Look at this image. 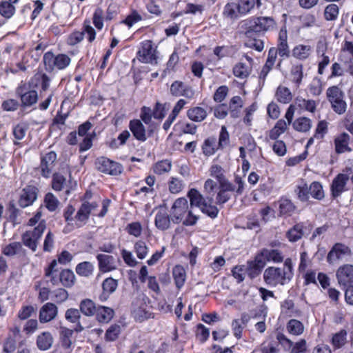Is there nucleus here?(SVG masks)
<instances>
[{"label": "nucleus", "mask_w": 353, "mask_h": 353, "mask_svg": "<svg viewBox=\"0 0 353 353\" xmlns=\"http://www.w3.org/2000/svg\"><path fill=\"white\" fill-rule=\"evenodd\" d=\"M183 181L177 177L172 176L168 181V189L172 194H178L183 189Z\"/></svg>", "instance_id": "obj_55"}, {"label": "nucleus", "mask_w": 353, "mask_h": 353, "mask_svg": "<svg viewBox=\"0 0 353 353\" xmlns=\"http://www.w3.org/2000/svg\"><path fill=\"white\" fill-rule=\"evenodd\" d=\"M309 186L304 180L301 179L298 182L295 192L301 201H307L309 199Z\"/></svg>", "instance_id": "obj_42"}, {"label": "nucleus", "mask_w": 353, "mask_h": 353, "mask_svg": "<svg viewBox=\"0 0 353 353\" xmlns=\"http://www.w3.org/2000/svg\"><path fill=\"white\" fill-rule=\"evenodd\" d=\"M287 122L283 119H279L274 127L269 132V138L272 140H276L281 134L287 130Z\"/></svg>", "instance_id": "obj_38"}, {"label": "nucleus", "mask_w": 353, "mask_h": 353, "mask_svg": "<svg viewBox=\"0 0 353 353\" xmlns=\"http://www.w3.org/2000/svg\"><path fill=\"white\" fill-rule=\"evenodd\" d=\"M75 270L79 276L89 277L93 273L94 265L89 261L81 262L77 265Z\"/></svg>", "instance_id": "obj_44"}, {"label": "nucleus", "mask_w": 353, "mask_h": 353, "mask_svg": "<svg viewBox=\"0 0 353 353\" xmlns=\"http://www.w3.org/2000/svg\"><path fill=\"white\" fill-rule=\"evenodd\" d=\"M15 12L14 6L7 1L0 2V14L5 18H10Z\"/></svg>", "instance_id": "obj_56"}, {"label": "nucleus", "mask_w": 353, "mask_h": 353, "mask_svg": "<svg viewBox=\"0 0 353 353\" xmlns=\"http://www.w3.org/2000/svg\"><path fill=\"white\" fill-rule=\"evenodd\" d=\"M138 59L145 63H157V46L150 40H145L141 43L139 51L137 52Z\"/></svg>", "instance_id": "obj_8"}, {"label": "nucleus", "mask_w": 353, "mask_h": 353, "mask_svg": "<svg viewBox=\"0 0 353 353\" xmlns=\"http://www.w3.org/2000/svg\"><path fill=\"white\" fill-rule=\"evenodd\" d=\"M276 99L282 103H288L292 99L290 89L284 86H279L276 92Z\"/></svg>", "instance_id": "obj_46"}, {"label": "nucleus", "mask_w": 353, "mask_h": 353, "mask_svg": "<svg viewBox=\"0 0 353 353\" xmlns=\"http://www.w3.org/2000/svg\"><path fill=\"white\" fill-rule=\"evenodd\" d=\"M303 77V68L302 64L294 65L291 69L292 81L299 86Z\"/></svg>", "instance_id": "obj_54"}, {"label": "nucleus", "mask_w": 353, "mask_h": 353, "mask_svg": "<svg viewBox=\"0 0 353 353\" xmlns=\"http://www.w3.org/2000/svg\"><path fill=\"white\" fill-rule=\"evenodd\" d=\"M230 144V134L225 126L223 125L219 135L218 145L220 149H223Z\"/></svg>", "instance_id": "obj_59"}, {"label": "nucleus", "mask_w": 353, "mask_h": 353, "mask_svg": "<svg viewBox=\"0 0 353 353\" xmlns=\"http://www.w3.org/2000/svg\"><path fill=\"white\" fill-rule=\"evenodd\" d=\"M129 128L135 139L142 142L146 141L147 136L145 129L139 120L130 121Z\"/></svg>", "instance_id": "obj_23"}, {"label": "nucleus", "mask_w": 353, "mask_h": 353, "mask_svg": "<svg viewBox=\"0 0 353 353\" xmlns=\"http://www.w3.org/2000/svg\"><path fill=\"white\" fill-rule=\"evenodd\" d=\"M187 116L192 121L201 122L207 117V112L204 108L196 106L188 110Z\"/></svg>", "instance_id": "obj_30"}, {"label": "nucleus", "mask_w": 353, "mask_h": 353, "mask_svg": "<svg viewBox=\"0 0 353 353\" xmlns=\"http://www.w3.org/2000/svg\"><path fill=\"white\" fill-rule=\"evenodd\" d=\"M339 13L337 5L331 3L327 5L324 10V17L327 21H334L337 19Z\"/></svg>", "instance_id": "obj_57"}, {"label": "nucleus", "mask_w": 353, "mask_h": 353, "mask_svg": "<svg viewBox=\"0 0 353 353\" xmlns=\"http://www.w3.org/2000/svg\"><path fill=\"white\" fill-rule=\"evenodd\" d=\"M57 266V261L53 260L45 270V276L50 278V281L52 285H57L59 282L58 269Z\"/></svg>", "instance_id": "obj_43"}, {"label": "nucleus", "mask_w": 353, "mask_h": 353, "mask_svg": "<svg viewBox=\"0 0 353 353\" xmlns=\"http://www.w3.org/2000/svg\"><path fill=\"white\" fill-rule=\"evenodd\" d=\"M152 169L153 172L158 175L168 173L172 169V163L168 159L161 160L157 162Z\"/></svg>", "instance_id": "obj_45"}, {"label": "nucleus", "mask_w": 353, "mask_h": 353, "mask_svg": "<svg viewBox=\"0 0 353 353\" xmlns=\"http://www.w3.org/2000/svg\"><path fill=\"white\" fill-rule=\"evenodd\" d=\"M310 92L313 96H319L323 91V85L319 78H314L308 86Z\"/></svg>", "instance_id": "obj_63"}, {"label": "nucleus", "mask_w": 353, "mask_h": 353, "mask_svg": "<svg viewBox=\"0 0 353 353\" xmlns=\"http://www.w3.org/2000/svg\"><path fill=\"white\" fill-rule=\"evenodd\" d=\"M99 204L96 201H84L75 214V220L81 224H85L90 215L98 208Z\"/></svg>", "instance_id": "obj_13"}, {"label": "nucleus", "mask_w": 353, "mask_h": 353, "mask_svg": "<svg viewBox=\"0 0 353 353\" xmlns=\"http://www.w3.org/2000/svg\"><path fill=\"white\" fill-rule=\"evenodd\" d=\"M58 314V308L52 303H46L39 310V319L40 323H46L54 320Z\"/></svg>", "instance_id": "obj_16"}, {"label": "nucleus", "mask_w": 353, "mask_h": 353, "mask_svg": "<svg viewBox=\"0 0 353 353\" xmlns=\"http://www.w3.org/2000/svg\"><path fill=\"white\" fill-rule=\"evenodd\" d=\"M294 210L293 203L288 199H281L279 201V212L282 215L290 214Z\"/></svg>", "instance_id": "obj_64"}, {"label": "nucleus", "mask_w": 353, "mask_h": 353, "mask_svg": "<svg viewBox=\"0 0 353 353\" xmlns=\"http://www.w3.org/2000/svg\"><path fill=\"white\" fill-rule=\"evenodd\" d=\"M172 275L176 288L181 289L183 286L186 279L185 269L181 265H175L172 270Z\"/></svg>", "instance_id": "obj_31"}, {"label": "nucleus", "mask_w": 353, "mask_h": 353, "mask_svg": "<svg viewBox=\"0 0 353 353\" xmlns=\"http://www.w3.org/2000/svg\"><path fill=\"white\" fill-rule=\"evenodd\" d=\"M233 73L235 77L244 79L249 75L250 71L248 67L245 64L239 63L234 67Z\"/></svg>", "instance_id": "obj_62"}, {"label": "nucleus", "mask_w": 353, "mask_h": 353, "mask_svg": "<svg viewBox=\"0 0 353 353\" xmlns=\"http://www.w3.org/2000/svg\"><path fill=\"white\" fill-rule=\"evenodd\" d=\"M170 93L174 97L183 96L188 99H192L194 94V92L190 86L180 81H175L171 84Z\"/></svg>", "instance_id": "obj_18"}, {"label": "nucleus", "mask_w": 353, "mask_h": 353, "mask_svg": "<svg viewBox=\"0 0 353 353\" xmlns=\"http://www.w3.org/2000/svg\"><path fill=\"white\" fill-rule=\"evenodd\" d=\"M294 129L301 132L309 131L312 127V121L307 117H299L292 123Z\"/></svg>", "instance_id": "obj_41"}, {"label": "nucleus", "mask_w": 353, "mask_h": 353, "mask_svg": "<svg viewBox=\"0 0 353 353\" xmlns=\"http://www.w3.org/2000/svg\"><path fill=\"white\" fill-rule=\"evenodd\" d=\"M84 32V34L87 35V39L90 43L94 41L96 38V31L90 25V21L85 19L83 23L82 31Z\"/></svg>", "instance_id": "obj_60"}, {"label": "nucleus", "mask_w": 353, "mask_h": 353, "mask_svg": "<svg viewBox=\"0 0 353 353\" xmlns=\"http://www.w3.org/2000/svg\"><path fill=\"white\" fill-rule=\"evenodd\" d=\"M280 57L287 59L290 56V49L288 44V33L285 27L282 28L279 33L278 44L276 48Z\"/></svg>", "instance_id": "obj_21"}, {"label": "nucleus", "mask_w": 353, "mask_h": 353, "mask_svg": "<svg viewBox=\"0 0 353 353\" xmlns=\"http://www.w3.org/2000/svg\"><path fill=\"white\" fill-rule=\"evenodd\" d=\"M114 314V310L112 308L99 305L97 307L94 315L99 323H107L113 318Z\"/></svg>", "instance_id": "obj_26"}, {"label": "nucleus", "mask_w": 353, "mask_h": 353, "mask_svg": "<svg viewBox=\"0 0 353 353\" xmlns=\"http://www.w3.org/2000/svg\"><path fill=\"white\" fill-rule=\"evenodd\" d=\"M24 249L21 243L12 242L4 247L3 253L8 256H12L17 254H23Z\"/></svg>", "instance_id": "obj_40"}, {"label": "nucleus", "mask_w": 353, "mask_h": 353, "mask_svg": "<svg viewBox=\"0 0 353 353\" xmlns=\"http://www.w3.org/2000/svg\"><path fill=\"white\" fill-rule=\"evenodd\" d=\"M312 52V47L308 44H299L292 50V55L296 59L305 60L307 59Z\"/></svg>", "instance_id": "obj_27"}, {"label": "nucleus", "mask_w": 353, "mask_h": 353, "mask_svg": "<svg viewBox=\"0 0 353 353\" xmlns=\"http://www.w3.org/2000/svg\"><path fill=\"white\" fill-rule=\"evenodd\" d=\"M243 103L242 99L239 96L233 97L229 104V109L230 111L231 117L235 118L239 115L241 108L243 107Z\"/></svg>", "instance_id": "obj_49"}, {"label": "nucleus", "mask_w": 353, "mask_h": 353, "mask_svg": "<svg viewBox=\"0 0 353 353\" xmlns=\"http://www.w3.org/2000/svg\"><path fill=\"white\" fill-rule=\"evenodd\" d=\"M234 183L235 184L230 182L224 178L219 182V184L221 190L225 192H236L238 195L241 194L244 190V181L241 176L236 175L235 176Z\"/></svg>", "instance_id": "obj_20"}, {"label": "nucleus", "mask_w": 353, "mask_h": 353, "mask_svg": "<svg viewBox=\"0 0 353 353\" xmlns=\"http://www.w3.org/2000/svg\"><path fill=\"white\" fill-rule=\"evenodd\" d=\"M95 303L90 299L82 300L79 304L80 311L86 316H92L95 314L97 310Z\"/></svg>", "instance_id": "obj_32"}, {"label": "nucleus", "mask_w": 353, "mask_h": 353, "mask_svg": "<svg viewBox=\"0 0 353 353\" xmlns=\"http://www.w3.org/2000/svg\"><path fill=\"white\" fill-rule=\"evenodd\" d=\"M351 254V249L349 246L342 243H336L327 253V261L329 264L334 265L344 258L350 256Z\"/></svg>", "instance_id": "obj_9"}, {"label": "nucleus", "mask_w": 353, "mask_h": 353, "mask_svg": "<svg viewBox=\"0 0 353 353\" xmlns=\"http://www.w3.org/2000/svg\"><path fill=\"white\" fill-rule=\"evenodd\" d=\"M58 279L63 286L71 287L74 283L75 276L72 270H64L60 273Z\"/></svg>", "instance_id": "obj_48"}, {"label": "nucleus", "mask_w": 353, "mask_h": 353, "mask_svg": "<svg viewBox=\"0 0 353 353\" xmlns=\"http://www.w3.org/2000/svg\"><path fill=\"white\" fill-rule=\"evenodd\" d=\"M336 279L340 285H347L353 283V265L345 264L336 271Z\"/></svg>", "instance_id": "obj_19"}, {"label": "nucleus", "mask_w": 353, "mask_h": 353, "mask_svg": "<svg viewBox=\"0 0 353 353\" xmlns=\"http://www.w3.org/2000/svg\"><path fill=\"white\" fill-rule=\"evenodd\" d=\"M310 194L312 198L321 200L324 198V191L323 190V186L321 183L318 181L312 182L309 186Z\"/></svg>", "instance_id": "obj_51"}, {"label": "nucleus", "mask_w": 353, "mask_h": 353, "mask_svg": "<svg viewBox=\"0 0 353 353\" xmlns=\"http://www.w3.org/2000/svg\"><path fill=\"white\" fill-rule=\"evenodd\" d=\"M188 197L190 199V208L193 206L200 208L202 212L208 214L211 218H216L219 213V209L216 206L212 205V196H207L204 197L195 188L190 189L188 192Z\"/></svg>", "instance_id": "obj_3"}, {"label": "nucleus", "mask_w": 353, "mask_h": 353, "mask_svg": "<svg viewBox=\"0 0 353 353\" xmlns=\"http://www.w3.org/2000/svg\"><path fill=\"white\" fill-rule=\"evenodd\" d=\"M28 129V125L24 123H18L13 127L12 134L14 137V145H20L19 141L22 140L25 137Z\"/></svg>", "instance_id": "obj_39"}, {"label": "nucleus", "mask_w": 353, "mask_h": 353, "mask_svg": "<svg viewBox=\"0 0 353 353\" xmlns=\"http://www.w3.org/2000/svg\"><path fill=\"white\" fill-rule=\"evenodd\" d=\"M350 135L347 133H343L335 139V150L337 153H343L350 151L348 147Z\"/></svg>", "instance_id": "obj_29"}, {"label": "nucleus", "mask_w": 353, "mask_h": 353, "mask_svg": "<svg viewBox=\"0 0 353 353\" xmlns=\"http://www.w3.org/2000/svg\"><path fill=\"white\" fill-rule=\"evenodd\" d=\"M239 11L240 15H245L252 10L256 5L260 6V0H239Z\"/></svg>", "instance_id": "obj_36"}, {"label": "nucleus", "mask_w": 353, "mask_h": 353, "mask_svg": "<svg viewBox=\"0 0 353 353\" xmlns=\"http://www.w3.org/2000/svg\"><path fill=\"white\" fill-rule=\"evenodd\" d=\"M134 252L140 259L145 258L148 253V248L143 241H137L134 244Z\"/></svg>", "instance_id": "obj_61"}, {"label": "nucleus", "mask_w": 353, "mask_h": 353, "mask_svg": "<svg viewBox=\"0 0 353 353\" xmlns=\"http://www.w3.org/2000/svg\"><path fill=\"white\" fill-rule=\"evenodd\" d=\"M56 161L57 154L54 151H50L41 157L39 169L42 176L49 178L52 176Z\"/></svg>", "instance_id": "obj_12"}, {"label": "nucleus", "mask_w": 353, "mask_h": 353, "mask_svg": "<svg viewBox=\"0 0 353 353\" xmlns=\"http://www.w3.org/2000/svg\"><path fill=\"white\" fill-rule=\"evenodd\" d=\"M261 255L268 261H272L275 263L281 262L283 256L278 250L264 249L261 252Z\"/></svg>", "instance_id": "obj_50"}, {"label": "nucleus", "mask_w": 353, "mask_h": 353, "mask_svg": "<svg viewBox=\"0 0 353 353\" xmlns=\"http://www.w3.org/2000/svg\"><path fill=\"white\" fill-rule=\"evenodd\" d=\"M281 313L288 317L298 316V312L294 309V303L292 300L286 299L281 303Z\"/></svg>", "instance_id": "obj_53"}, {"label": "nucleus", "mask_w": 353, "mask_h": 353, "mask_svg": "<svg viewBox=\"0 0 353 353\" xmlns=\"http://www.w3.org/2000/svg\"><path fill=\"white\" fill-rule=\"evenodd\" d=\"M326 96L335 113L341 115L346 112L347 105L345 101V94L338 86L328 88Z\"/></svg>", "instance_id": "obj_5"}, {"label": "nucleus", "mask_w": 353, "mask_h": 353, "mask_svg": "<svg viewBox=\"0 0 353 353\" xmlns=\"http://www.w3.org/2000/svg\"><path fill=\"white\" fill-rule=\"evenodd\" d=\"M118 287V281L108 277L105 279L102 283L103 292L99 296L101 301H105L109 296L114 293Z\"/></svg>", "instance_id": "obj_22"}, {"label": "nucleus", "mask_w": 353, "mask_h": 353, "mask_svg": "<svg viewBox=\"0 0 353 353\" xmlns=\"http://www.w3.org/2000/svg\"><path fill=\"white\" fill-rule=\"evenodd\" d=\"M223 15L230 19H237L240 15L238 3L233 1L227 3L223 8Z\"/></svg>", "instance_id": "obj_33"}, {"label": "nucleus", "mask_w": 353, "mask_h": 353, "mask_svg": "<svg viewBox=\"0 0 353 353\" xmlns=\"http://www.w3.org/2000/svg\"><path fill=\"white\" fill-rule=\"evenodd\" d=\"M54 343V338L50 332H43L37 337V347L41 351L49 350Z\"/></svg>", "instance_id": "obj_25"}, {"label": "nucleus", "mask_w": 353, "mask_h": 353, "mask_svg": "<svg viewBox=\"0 0 353 353\" xmlns=\"http://www.w3.org/2000/svg\"><path fill=\"white\" fill-rule=\"evenodd\" d=\"M255 34H247V29L245 31V46L248 48L254 49L258 52H261L264 48V42L260 39L254 37Z\"/></svg>", "instance_id": "obj_28"}, {"label": "nucleus", "mask_w": 353, "mask_h": 353, "mask_svg": "<svg viewBox=\"0 0 353 353\" xmlns=\"http://www.w3.org/2000/svg\"><path fill=\"white\" fill-rule=\"evenodd\" d=\"M303 224L297 223L290 228L286 233V236L290 242H296L301 239L303 232Z\"/></svg>", "instance_id": "obj_35"}, {"label": "nucleus", "mask_w": 353, "mask_h": 353, "mask_svg": "<svg viewBox=\"0 0 353 353\" xmlns=\"http://www.w3.org/2000/svg\"><path fill=\"white\" fill-rule=\"evenodd\" d=\"M219 148V145L216 143V139L214 137L205 139L202 146L203 152L205 156L214 154Z\"/></svg>", "instance_id": "obj_47"}, {"label": "nucleus", "mask_w": 353, "mask_h": 353, "mask_svg": "<svg viewBox=\"0 0 353 353\" xmlns=\"http://www.w3.org/2000/svg\"><path fill=\"white\" fill-rule=\"evenodd\" d=\"M46 229V221H41L34 229L27 230L21 236L23 245L30 248L32 252H35Z\"/></svg>", "instance_id": "obj_7"}, {"label": "nucleus", "mask_w": 353, "mask_h": 353, "mask_svg": "<svg viewBox=\"0 0 353 353\" xmlns=\"http://www.w3.org/2000/svg\"><path fill=\"white\" fill-rule=\"evenodd\" d=\"M97 259L99 263V270L101 272H109L117 268V260L112 255L99 254L97 255Z\"/></svg>", "instance_id": "obj_15"}, {"label": "nucleus", "mask_w": 353, "mask_h": 353, "mask_svg": "<svg viewBox=\"0 0 353 353\" xmlns=\"http://www.w3.org/2000/svg\"><path fill=\"white\" fill-rule=\"evenodd\" d=\"M304 329L303 324L296 319L290 320L286 325V330L288 333L294 336L301 335L304 332Z\"/></svg>", "instance_id": "obj_37"}, {"label": "nucleus", "mask_w": 353, "mask_h": 353, "mask_svg": "<svg viewBox=\"0 0 353 353\" xmlns=\"http://www.w3.org/2000/svg\"><path fill=\"white\" fill-rule=\"evenodd\" d=\"M171 219L173 223H181L185 226H192L196 224L198 218L195 216L189 205L187 199L178 198L173 203L170 211Z\"/></svg>", "instance_id": "obj_1"}, {"label": "nucleus", "mask_w": 353, "mask_h": 353, "mask_svg": "<svg viewBox=\"0 0 353 353\" xmlns=\"http://www.w3.org/2000/svg\"><path fill=\"white\" fill-rule=\"evenodd\" d=\"M347 332L345 330H341L339 332L334 334L331 339V344L335 349H339L343 347L347 340Z\"/></svg>", "instance_id": "obj_34"}, {"label": "nucleus", "mask_w": 353, "mask_h": 353, "mask_svg": "<svg viewBox=\"0 0 353 353\" xmlns=\"http://www.w3.org/2000/svg\"><path fill=\"white\" fill-rule=\"evenodd\" d=\"M43 62L50 69L56 68L59 70H63L69 65L70 59L68 56L63 54L54 56L52 52H47L43 56Z\"/></svg>", "instance_id": "obj_10"}, {"label": "nucleus", "mask_w": 353, "mask_h": 353, "mask_svg": "<svg viewBox=\"0 0 353 353\" xmlns=\"http://www.w3.org/2000/svg\"><path fill=\"white\" fill-rule=\"evenodd\" d=\"M95 164L97 170L105 174L117 175L122 171V167L119 163L104 157L98 158Z\"/></svg>", "instance_id": "obj_11"}, {"label": "nucleus", "mask_w": 353, "mask_h": 353, "mask_svg": "<svg viewBox=\"0 0 353 353\" xmlns=\"http://www.w3.org/2000/svg\"><path fill=\"white\" fill-rule=\"evenodd\" d=\"M247 34L265 33L276 30V23L272 17H251L243 21Z\"/></svg>", "instance_id": "obj_4"}, {"label": "nucleus", "mask_w": 353, "mask_h": 353, "mask_svg": "<svg viewBox=\"0 0 353 353\" xmlns=\"http://www.w3.org/2000/svg\"><path fill=\"white\" fill-rule=\"evenodd\" d=\"M37 198V189L34 186H27L23 189L19 199V205L21 208H26L32 205Z\"/></svg>", "instance_id": "obj_17"}, {"label": "nucleus", "mask_w": 353, "mask_h": 353, "mask_svg": "<svg viewBox=\"0 0 353 353\" xmlns=\"http://www.w3.org/2000/svg\"><path fill=\"white\" fill-rule=\"evenodd\" d=\"M292 263L287 259L282 268L270 267L263 273L264 281L269 285H283L288 283L293 276Z\"/></svg>", "instance_id": "obj_2"}, {"label": "nucleus", "mask_w": 353, "mask_h": 353, "mask_svg": "<svg viewBox=\"0 0 353 353\" xmlns=\"http://www.w3.org/2000/svg\"><path fill=\"white\" fill-rule=\"evenodd\" d=\"M172 219L171 215L165 211H159L154 218L155 226L160 230L164 231L170 228Z\"/></svg>", "instance_id": "obj_24"}, {"label": "nucleus", "mask_w": 353, "mask_h": 353, "mask_svg": "<svg viewBox=\"0 0 353 353\" xmlns=\"http://www.w3.org/2000/svg\"><path fill=\"white\" fill-rule=\"evenodd\" d=\"M349 181V176L346 174H339L332 181L331 185V192L332 195L334 198H337L345 192L346 189V185Z\"/></svg>", "instance_id": "obj_14"}, {"label": "nucleus", "mask_w": 353, "mask_h": 353, "mask_svg": "<svg viewBox=\"0 0 353 353\" xmlns=\"http://www.w3.org/2000/svg\"><path fill=\"white\" fill-rule=\"evenodd\" d=\"M33 83L21 82L16 89V94L20 98L21 105L30 107L37 103L38 101V93L34 89Z\"/></svg>", "instance_id": "obj_6"}, {"label": "nucleus", "mask_w": 353, "mask_h": 353, "mask_svg": "<svg viewBox=\"0 0 353 353\" xmlns=\"http://www.w3.org/2000/svg\"><path fill=\"white\" fill-rule=\"evenodd\" d=\"M345 56L347 57V60H345V63L353 61V43L351 41H345L342 46L341 59L343 60Z\"/></svg>", "instance_id": "obj_58"}, {"label": "nucleus", "mask_w": 353, "mask_h": 353, "mask_svg": "<svg viewBox=\"0 0 353 353\" xmlns=\"http://www.w3.org/2000/svg\"><path fill=\"white\" fill-rule=\"evenodd\" d=\"M296 103L301 109L312 113L315 112L317 105V103L314 100L303 98H297Z\"/></svg>", "instance_id": "obj_52"}]
</instances>
